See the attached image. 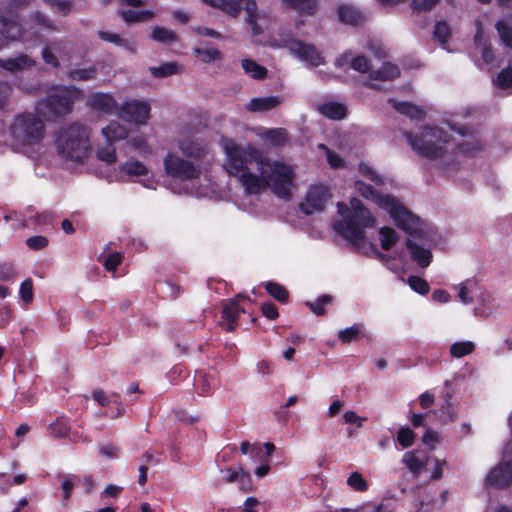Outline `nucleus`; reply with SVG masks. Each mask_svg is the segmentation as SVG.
Returning a JSON list of instances; mask_svg holds the SVG:
<instances>
[{"label":"nucleus","mask_w":512,"mask_h":512,"mask_svg":"<svg viewBox=\"0 0 512 512\" xmlns=\"http://www.w3.org/2000/svg\"><path fill=\"white\" fill-rule=\"evenodd\" d=\"M481 150V145L478 141L472 140L457 144L453 149L455 155H462L466 157H474L478 151Z\"/></svg>","instance_id":"nucleus-37"},{"label":"nucleus","mask_w":512,"mask_h":512,"mask_svg":"<svg viewBox=\"0 0 512 512\" xmlns=\"http://www.w3.org/2000/svg\"><path fill=\"white\" fill-rule=\"evenodd\" d=\"M77 483L83 486L85 494H91L95 489V482L90 475L77 476Z\"/></svg>","instance_id":"nucleus-62"},{"label":"nucleus","mask_w":512,"mask_h":512,"mask_svg":"<svg viewBox=\"0 0 512 512\" xmlns=\"http://www.w3.org/2000/svg\"><path fill=\"white\" fill-rule=\"evenodd\" d=\"M50 432L56 438H64L68 435L70 426L68 418L58 417L50 424Z\"/></svg>","instance_id":"nucleus-42"},{"label":"nucleus","mask_w":512,"mask_h":512,"mask_svg":"<svg viewBox=\"0 0 512 512\" xmlns=\"http://www.w3.org/2000/svg\"><path fill=\"white\" fill-rule=\"evenodd\" d=\"M327 196L328 189L323 184L310 186L304 200L300 203V210L306 215L323 211Z\"/></svg>","instance_id":"nucleus-12"},{"label":"nucleus","mask_w":512,"mask_h":512,"mask_svg":"<svg viewBox=\"0 0 512 512\" xmlns=\"http://www.w3.org/2000/svg\"><path fill=\"white\" fill-rule=\"evenodd\" d=\"M122 262V256L118 252L110 253L105 261H104V267L107 271H116L117 267Z\"/></svg>","instance_id":"nucleus-59"},{"label":"nucleus","mask_w":512,"mask_h":512,"mask_svg":"<svg viewBox=\"0 0 512 512\" xmlns=\"http://www.w3.org/2000/svg\"><path fill=\"white\" fill-rule=\"evenodd\" d=\"M291 49L300 59L308 61L314 67L322 63V57L314 45L297 40L292 43Z\"/></svg>","instance_id":"nucleus-17"},{"label":"nucleus","mask_w":512,"mask_h":512,"mask_svg":"<svg viewBox=\"0 0 512 512\" xmlns=\"http://www.w3.org/2000/svg\"><path fill=\"white\" fill-rule=\"evenodd\" d=\"M242 68L246 74L256 80H262L267 75V69L252 59H243Z\"/></svg>","instance_id":"nucleus-30"},{"label":"nucleus","mask_w":512,"mask_h":512,"mask_svg":"<svg viewBox=\"0 0 512 512\" xmlns=\"http://www.w3.org/2000/svg\"><path fill=\"white\" fill-rule=\"evenodd\" d=\"M149 71L155 78H164L179 72V65L175 62H166L162 65L149 67Z\"/></svg>","instance_id":"nucleus-35"},{"label":"nucleus","mask_w":512,"mask_h":512,"mask_svg":"<svg viewBox=\"0 0 512 512\" xmlns=\"http://www.w3.org/2000/svg\"><path fill=\"white\" fill-rule=\"evenodd\" d=\"M120 171L128 176H144L147 175V167L140 161H127L120 166Z\"/></svg>","instance_id":"nucleus-36"},{"label":"nucleus","mask_w":512,"mask_h":512,"mask_svg":"<svg viewBox=\"0 0 512 512\" xmlns=\"http://www.w3.org/2000/svg\"><path fill=\"white\" fill-rule=\"evenodd\" d=\"M58 480L61 482V489L63 492L62 502L63 505H67L71 499L73 489L77 485V475H58Z\"/></svg>","instance_id":"nucleus-29"},{"label":"nucleus","mask_w":512,"mask_h":512,"mask_svg":"<svg viewBox=\"0 0 512 512\" xmlns=\"http://www.w3.org/2000/svg\"><path fill=\"white\" fill-rule=\"evenodd\" d=\"M260 310L262 315L269 320H276L279 317L278 308L271 301L263 302L260 305Z\"/></svg>","instance_id":"nucleus-58"},{"label":"nucleus","mask_w":512,"mask_h":512,"mask_svg":"<svg viewBox=\"0 0 512 512\" xmlns=\"http://www.w3.org/2000/svg\"><path fill=\"white\" fill-rule=\"evenodd\" d=\"M361 334V327L359 324H354L338 332V339L343 344H349L353 341L358 340Z\"/></svg>","instance_id":"nucleus-46"},{"label":"nucleus","mask_w":512,"mask_h":512,"mask_svg":"<svg viewBox=\"0 0 512 512\" xmlns=\"http://www.w3.org/2000/svg\"><path fill=\"white\" fill-rule=\"evenodd\" d=\"M150 105L143 101H130L124 103L118 110L119 116L130 123L144 124L149 118Z\"/></svg>","instance_id":"nucleus-13"},{"label":"nucleus","mask_w":512,"mask_h":512,"mask_svg":"<svg viewBox=\"0 0 512 512\" xmlns=\"http://www.w3.org/2000/svg\"><path fill=\"white\" fill-rule=\"evenodd\" d=\"M350 66L352 69L360 73H368L370 75V72L372 71L370 68L369 59L363 55H358L352 58L350 61Z\"/></svg>","instance_id":"nucleus-54"},{"label":"nucleus","mask_w":512,"mask_h":512,"mask_svg":"<svg viewBox=\"0 0 512 512\" xmlns=\"http://www.w3.org/2000/svg\"><path fill=\"white\" fill-rule=\"evenodd\" d=\"M347 484L355 491L365 492L369 486L361 473L355 471L347 479Z\"/></svg>","instance_id":"nucleus-47"},{"label":"nucleus","mask_w":512,"mask_h":512,"mask_svg":"<svg viewBox=\"0 0 512 512\" xmlns=\"http://www.w3.org/2000/svg\"><path fill=\"white\" fill-rule=\"evenodd\" d=\"M403 462L409 471L415 475H418L425 466L424 462L417 457L416 451L406 452L403 456Z\"/></svg>","instance_id":"nucleus-41"},{"label":"nucleus","mask_w":512,"mask_h":512,"mask_svg":"<svg viewBox=\"0 0 512 512\" xmlns=\"http://www.w3.org/2000/svg\"><path fill=\"white\" fill-rule=\"evenodd\" d=\"M267 293L280 303H287L289 300L288 290L280 283L268 281L264 284Z\"/></svg>","instance_id":"nucleus-31"},{"label":"nucleus","mask_w":512,"mask_h":512,"mask_svg":"<svg viewBox=\"0 0 512 512\" xmlns=\"http://www.w3.org/2000/svg\"><path fill=\"white\" fill-rule=\"evenodd\" d=\"M283 5L300 15L313 16L318 10V0H281Z\"/></svg>","instance_id":"nucleus-21"},{"label":"nucleus","mask_w":512,"mask_h":512,"mask_svg":"<svg viewBox=\"0 0 512 512\" xmlns=\"http://www.w3.org/2000/svg\"><path fill=\"white\" fill-rule=\"evenodd\" d=\"M439 2V0H412L411 6L414 11H430Z\"/></svg>","instance_id":"nucleus-60"},{"label":"nucleus","mask_w":512,"mask_h":512,"mask_svg":"<svg viewBox=\"0 0 512 512\" xmlns=\"http://www.w3.org/2000/svg\"><path fill=\"white\" fill-rule=\"evenodd\" d=\"M226 481L228 483H233L235 481H239L240 484L243 486L244 484H250L251 478L248 473H246L242 470V468H240L239 471L229 469L228 476L226 477Z\"/></svg>","instance_id":"nucleus-56"},{"label":"nucleus","mask_w":512,"mask_h":512,"mask_svg":"<svg viewBox=\"0 0 512 512\" xmlns=\"http://www.w3.org/2000/svg\"><path fill=\"white\" fill-rule=\"evenodd\" d=\"M244 298L241 294H238L235 298L230 299L223 306L221 312V326L227 332H233L238 326V318L241 313H245V309L240 306L238 299Z\"/></svg>","instance_id":"nucleus-15"},{"label":"nucleus","mask_w":512,"mask_h":512,"mask_svg":"<svg viewBox=\"0 0 512 512\" xmlns=\"http://www.w3.org/2000/svg\"><path fill=\"white\" fill-rule=\"evenodd\" d=\"M354 187L361 196L371 200L380 208L386 210L390 214L391 218H393L399 229L411 236H422L423 232L421 229L420 217L413 214L404 205L399 203L395 197L391 195H383L371 185L361 180L355 181Z\"/></svg>","instance_id":"nucleus-2"},{"label":"nucleus","mask_w":512,"mask_h":512,"mask_svg":"<svg viewBox=\"0 0 512 512\" xmlns=\"http://www.w3.org/2000/svg\"><path fill=\"white\" fill-rule=\"evenodd\" d=\"M338 19L341 23L357 26L366 21L363 12L353 5L341 4L337 8Z\"/></svg>","instance_id":"nucleus-18"},{"label":"nucleus","mask_w":512,"mask_h":512,"mask_svg":"<svg viewBox=\"0 0 512 512\" xmlns=\"http://www.w3.org/2000/svg\"><path fill=\"white\" fill-rule=\"evenodd\" d=\"M267 188L279 198L289 200L291 189L294 186L295 173L293 169L282 161H271L262 155Z\"/></svg>","instance_id":"nucleus-8"},{"label":"nucleus","mask_w":512,"mask_h":512,"mask_svg":"<svg viewBox=\"0 0 512 512\" xmlns=\"http://www.w3.org/2000/svg\"><path fill=\"white\" fill-rule=\"evenodd\" d=\"M150 38L157 43L165 45H170L179 41V36L175 31L163 26L154 27Z\"/></svg>","instance_id":"nucleus-28"},{"label":"nucleus","mask_w":512,"mask_h":512,"mask_svg":"<svg viewBox=\"0 0 512 512\" xmlns=\"http://www.w3.org/2000/svg\"><path fill=\"white\" fill-rule=\"evenodd\" d=\"M495 26H496V29L498 31V34H499L502 42L505 44V46L512 48V29H511V27L502 20H499Z\"/></svg>","instance_id":"nucleus-52"},{"label":"nucleus","mask_w":512,"mask_h":512,"mask_svg":"<svg viewBox=\"0 0 512 512\" xmlns=\"http://www.w3.org/2000/svg\"><path fill=\"white\" fill-rule=\"evenodd\" d=\"M58 155L67 160L82 163L91 150L88 127L73 122L59 128L54 135Z\"/></svg>","instance_id":"nucleus-4"},{"label":"nucleus","mask_w":512,"mask_h":512,"mask_svg":"<svg viewBox=\"0 0 512 512\" xmlns=\"http://www.w3.org/2000/svg\"><path fill=\"white\" fill-rule=\"evenodd\" d=\"M405 245L410 252L411 259L421 268H426L430 265L432 261V253L429 249L416 244L409 238L406 239Z\"/></svg>","instance_id":"nucleus-19"},{"label":"nucleus","mask_w":512,"mask_h":512,"mask_svg":"<svg viewBox=\"0 0 512 512\" xmlns=\"http://www.w3.org/2000/svg\"><path fill=\"white\" fill-rule=\"evenodd\" d=\"M318 110L323 116L331 120H342L347 116L346 105L339 102L323 103Z\"/></svg>","instance_id":"nucleus-24"},{"label":"nucleus","mask_w":512,"mask_h":512,"mask_svg":"<svg viewBox=\"0 0 512 512\" xmlns=\"http://www.w3.org/2000/svg\"><path fill=\"white\" fill-rule=\"evenodd\" d=\"M408 284L413 291L421 295H426L430 290L428 282L420 276H409Z\"/></svg>","instance_id":"nucleus-49"},{"label":"nucleus","mask_w":512,"mask_h":512,"mask_svg":"<svg viewBox=\"0 0 512 512\" xmlns=\"http://www.w3.org/2000/svg\"><path fill=\"white\" fill-rule=\"evenodd\" d=\"M193 52L203 63L207 64L222 58L221 51L216 48H194Z\"/></svg>","instance_id":"nucleus-43"},{"label":"nucleus","mask_w":512,"mask_h":512,"mask_svg":"<svg viewBox=\"0 0 512 512\" xmlns=\"http://www.w3.org/2000/svg\"><path fill=\"white\" fill-rule=\"evenodd\" d=\"M35 0H10L2 9V42L22 37L21 13Z\"/></svg>","instance_id":"nucleus-10"},{"label":"nucleus","mask_w":512,"mask_h":512,"mask_svg":"<svg viewBox=\"0 0 512 512\" xmlns=\"http://www.w3.org/2000/svg\"><path fill=\"white\" fill-rule=\"evenodd\" d=\"M97 158L107 164H113L117 160L114 143L107 142L97 148Z\"/></svg>","instance_id":"nucleus-39"},{"label":"nucleus","mask_w":512,"mask_h":512,"mask_svg":"<svg viewBox=\"0 0 512 512\" xmlns=\"http://www.w3.org/2000/svg\"><path fill=\"white\" fill-rule=\"evenodd\" d=\"M86 104L92 110L99 111L104 114H113L119 110L115 98L104 92H94L90 94L87 98Z\"/></svg>","instance_id":"nucleus-16"},{"label":"nucleus","mask_w":512,"mask_h":512,"mask_svg":"<svg viewBox=\"0 0 512 512\" xmlns=\"http://www.w3.org/2000/svg\"><path fill=\"white\" fill-rule=\"evenodd\" d=\"M164 170L168 177L180 180L191 181L198 179L201 175V167L188 159L169 152L163 161Z\"/></svg>","instance_id":"nucleus-11"},{"label":"nucleus","mask_w":512,"mask_h":512,"mask_svg":"<svg viewBox=\"0 0 512 512\" xmlns=\"http://www.w3.org/2000/svg\"><path fill=\"white\" fill-rule=\"evenodd\" d=\"M265 137L279 146L287 141V131L284 128H271L265 133Z\"/></svg>","instance_id":"nucleus-50"},{"label":"nucleus","mask_w":512,"mask_h":512,"mask_svg":"<svg viewBox=\"0 0 512 512\" xmlns=\"http://www.w3.org/2000/svg\"><path fill=\"white\" fill-rule=\"evenodd\" d=\"M475 350V344L472 341H459L450 346V354L453 358H462L471 354Z\"/></svg>","instance_id":"nucleus-38"},{"label":"nucleus","mask_w":512,"mask_h":512,"mask_svg":"<svg viewBox=\"0 0 512 512\" xmlns=\"http://www.w3.org/2000/svg\"><path fill=\"white\" fill-rule=\"evenodd\" d=\"M35 65V61L25 54H20L14 58L2 60V69L11 72L28 69Z\"/></svg>","instance_id":"nucleus-27"},{"label":"nucleus","mask_w":512,"mask_h":512,"mask_svg":"<svg viewBox=\"0 0 512 512\" xmlns=\"http://www.w3.org/2000/svg\"><path fill=\"white\" fill-rule=\"evenodd\" d=\"M92 398L94 399V401H96L102 407H106L110 403L108 396L101 389L94 390L92 392Z\"/></svg>","instance_id":"nucleus-64"},{"label":"nucleus","mask_w":512,"mask_h":512,"mask_svg":"<svg viewBox=\"0 0 512 512\" xmlns=\"http://www.w3.org/2000/svg\"><path fill=\"white\" fill-rule=\"evenodd\" d=\"M405 137L412 149L421 157L437 160L444 156L445 145L450 142V135L441 128L426 126L422 134L405 132Z\"/></svg>","instance_id":"nucleus-5"},{"label":"nucleus","mask_w":512,"mask_h":512,"mask_svg":"<svg viewBox=\"0 0 512 512\" xmlns=\"http://www.w3.org/2000/svg\"><path fill=\"white\" fill-rule=\"evenodd\" d=\"M81 90L74 85L64 86L55 93L48 94L36 104L38 112L51 118H62L73 111L74 103Z\"/></svg>","instance_id":"nucleus-7"},{"label":"nucleus","mask_w":512,"mask_h":512,"mask_svg":"<svg viewBox=\"0 0 512 512\" xmlns=\"http://www.w3.org/2000/svg\"><path fill=\"white\" fill-rule=\"evenodd\" d=\"M44 121L34 113L25 112L15 116L10 125V134L14 142L20 146H35L45 137Z\"/></svg>","instance_id":"nucleus-6"},{"label":"nucleus","mask_w":512,"mask_h":512,"mask_svg":"<svg viewBox=\"0 0 512 512\" xmlns=\"http://www.w3.org/2000/svg\"><path fill=\"white\" fill-rule=\"evenodd\" d=\"M31 19L38 26H41V27H44L47 29L53 28V22L44 13H42L40 11H35L31 15Z\"/></svg>","instance_id":"nucleus-61"},{"label":"nucleus","mask_w":512,"mask_h":512,"mask_svg":"<svg viewBox=\"0 0 512 512\" xmlns=\"http://www.w3.org/2000/svg\"><path fill=\"white\" fill-rule=\"evenodd\" d=\"M41 54L46 64H49L55 68L60 66V62L57 56L48 47L43 48Z\"/></svg>","instance_id":"nucleus-63"},{"label":"nucleus","mask_w":512,"mask_h":512,"mask_svg":"<svg viewBox=\"0 0 512 512\" xmlns=\"http://www.w3.org/2000/svg\"><path fill=\"white\" fill-rule=\"evenodd\" d=\"M213 8L219 9L231 17H238L242 9L246 12L245 21L251 27L252 35L259 36L263 29L258 25V6L255 0H203Z\"/></svg>","instance_id":"nucleus-9"},{"label":"nucleus","mask_w":512,"mask_h":512,"mask_svg":"<svg viewBox=\"0 0 512 512\" xmlns=\"http://www.w3.org/2000/svg\"><path fill=\"white\" fill-rule=\"evenodd\" d=\"M280 96L255 97L250 100L247 110L250 112H266L275 109L282 103Z\"/></svg>","instance_id":"nucleus-20"},{"label":"nucleus","mask_w":512,"mask_h":512,"mask_svg":"<svg viewBox=\"0 0 512 512\" xmlns=\"http://www.w3.org/2000/svg\"><path fill=\"white\" fill-rule=\"evenodd\" d=\"M496 84L500 89L512 87V68L506 67L502 69L496 78Z\"/></svg>","instance_id":"nucleus-55"},{"label":"nucleus","mask_w":512,"mask_h":512,"mask_svg":"<svg viewBox=\"0 0 512 512\" xmlns=\"http://www.w3.org/2000/svg\"><path fill=\"white\" fill-rule=\"evenodd\" d=\"M337 209L344 219L334 225L335 230L353 246H359L365 239L364 230L375 225L374 216L356 197L350 199V208L338 202Z\"/></svg>","instance_id":"nucleus-3"},{"label":"nucleus","mask_w":512,"mask_h":512,"mask_svg":"<svg viewBox=\"0 0 512 512\" xmlns=\"http://www.w3.org/2000/svg\"><path fill=\"white\" fill-rule=\"evenodd\" d=\"M48 238L42 235L31 236L26 239V245L34 251L44 249L48 246Z\"/></svg>","instance_id":"nucleus-57"},{"label":"nucleus","mask_w":512,"mask_h":512,"mask_svg":"<svg viewBox=\"0 0 512 512\" xmlns=\"http://www.w3.org/2000/svg\"><path fill=\"white\" fill-rule=\"evenodd\" d=\"M393 108L400 114L408 116L409 118L415 120H422L426 116V112L422 107L417 106L408 101H393Z\"/></svg>","instance_id":"nucleus-26"},{"label":"nucleus","mask_w":512,"mask_h":512,"mask_svg":"<svg viewBox=\"0 0 512 512\" xmlns=\"http://www.w3.org/2000/svg\"><path fill=\"white\" fill-rule=\"evenodd\" d=\"M20 298L25 304H30L34 298L33 281L30 278L25 279L19 289Z\"/></svg>","instance_id":"nucleus-53"},{"label":"nucleus","mask_w":512,"mask_h":512,"mask_svg":"<svg viewBox=\"0 0 512 512\" xmlns=\"http://www.w3.org/2000/svg\"><path fill=\"white\" fill-rule=\"evenodd\" d=\"M179 148L185 157L194 161H201L207 154L206 146L196 141L184 140Z\"/></svg>","instance_id":"nucleus-22"},{"label":"nucleus","mask_w":512,"mask_h":512,"mask_svg":"<svg viewBox=\"0 0 512 512\" xmlns=\"http://www.w3.org/2000/svg\"><path fill=\"white\" fill-rule=\"evenodd\" d=\"M451 28L446 21H438L434 25L433 38L440 44L445 45L451 37Z\"/></svg>","instance_id":"nucleus-40"},{"label":"nucleus","mask_w":512,"mask_h":512,"mask_svg":"<svg viewBox=\"0 0 512 512\" xmlns=\"http://www.w3.org/2000/svg\"><path fill=\"white\" fill-rule=\"evenodd\" d=\"M486 485L505 489L512 484V461H504L492 468L485 479Z\"/></svg>","instance_id":"nucleus-14"},{"label":"nucleus","mask_w":512,"mask_h":512,"mask_svg":"<svg viewBox=\"0 0 512 512\" xmlns=\"http://www.w3.org/2000/svg\"><path fill=\"white\" fill-rule=\"evenodd\" d=\"M223 150L226 154L224 167L230 176L236 177L248 195L259 194L267 188L262 152L252 145L242 146L235 140L224 138Z\"/></svg>","instance_id":"nucleus-1"},{"label":"nucleus","mask_w":512,"mask_h":512,"mask_svg":"<svg viewBox=\"0 0 512 512\" xmlns=\"http://www.w3.org/2000/svg\"><path fill=\"white\" fill-rule=\"evenodd\" d=\"M359 172L366 178H368L370 181L375 183L377 186L383 185V178L377 174L376 171L373 170V168L368 165L367 163L360 162L359 163Z\"/></svg>","instance_id":"nucleus-51"},{"label":"nucleus","mask_w":512,"mask_h":512,"mask_svg":"<svg viewBox=\"0 0 512 512\" xmlns=\"http://www.w3.org/2000/svg\"><path fill=\"white\" fill-rule=\"evenodd\" d=\"M98 36L103 41L113 43L117 46L125 47L126 49H130L131 43L128 40L121 38L116 33L100 30L98 31Z\"/></svg>","instance_id":"nucleus-48"},{"label":"nucleus","mask_w":512,"mask_h":512,"mask_svg":"<svg viewBox=\"0 0 512 512\" xmlns=\"http://www.w3.org/2000/svg\"><path fill=\"white\" fill-rule=\"evenodd\" d=\"M119 14L122 17V19L127 23L144 22L153 16V13L151 11H136L132 9L120 10Z\"/></svg>","instance_id":"nucleus-34"},{"label":"nucleus","mask_w":512,"mask_h":512,"mask_svg":"<svg viewBox=\"0 0 512 512\" xmlns=\"http://www.w3.org/2000/svg\"><path fill=\"white\" fill-rule=\"evenodd\" d=\"M396 439L402 448H409L415 443L416 433L409 427H401L397 431Z\"/></svg>","instance_id":"nucleus-45"},{"label":"nucleus","mask_w":512,"mask_h":512,"mask_svg":"<svg viewBox=\"0 0 512 512\" xmlns=\"http://www.w3.org/2000/svg\"><path fill=\"white\" fill-rule=\"evenodd\" d=\"M399 76V67L389 61L384 62L379 69L370 72V79L372 80L388 81L394 80Z\"/></svg>","instance_id":"nucleus-25"},{"label":"nucleus","mask_w":512,"mask_h":512,"mask_svg":"<svg viewBox=\"0 0 512 512\" xmlns=\"http://www.w3.org/2000/svg\"><path fill=\"white\" fill-rule=\"evenodd\" d=\"M102 135L107 142L115 144L116 142L127 138L128 130L120 123L111 121L106 127L102 128Z\"/></svg>","instance_id":"nucleus-23"},{"label":"nucleus","mask_w":512,"mask_h":512,"mask_svg":"<svg viewBox=\"0 0 512 512\" xmlns=\"http://www.w3.org/2000/svg\"><path fill=\"white\" fill-rule=\"evenodd\" d=\"M381 247L389 251L399 240L398 233L391 227L384 226L379 229Z\"/></svg>","instance_id":"nucleus-33"},{"label":"nucleus","mask_w":512,"mask_h":512,"mask_svg":"<svg viewBox=\"0 0 512 512\" xmlns=\"http://www.w3.org/2000/svg\"><path fill=\"white\" fill-rule=\"evenodd\" d=\"M333 297L329 294L319 296L314 302H306V306L317 316H323L326 313L325 305L332 304Z\"/></svg>","instance_id":"nucleus-44"},{"label":"nucleus","mask_w":512,"mask_h":512,"mask_svg":"<svg viewBox=\"0 0 512 512\" xmlns=\"http://www.w3.org/2000/svg\"><path fill=\"white\" fill-rule=\"evenodd\" d=\"M98 70L96 66L91 65L87 68H76L68 72L67 76L72 81H89L94 80Z\"/></svg>","instance_id":"nucleus-32"}]
</instances>
